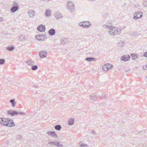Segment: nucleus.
Wrapping results in <instances>:
<instances>
[{
	"label": "nucleus",
	"mask_w": 147,
	"mask_h": 147,
	"mask_svg": "<svg viewBox=\"0 0 147 147\" xmlns=\"http://www.w3.org/2000/svg\"><path fill=\"white\" fill-rule=\"evenodd\" d=\"M107 24H103L102 27L106 29H109V34L112 36L119 34L121 33V29L120 28L112 27L111 22L108 21Z\"/></svg>",
	"instance_id": "nucleus-1"
},
{
	"label": "nucleus",
	"mask_w": 147,
	"mask_h": 147,
	"mask_svg": "<svg viewBox=\"0 0 147 147\" xmlns=\"http://www.w3.org/2000/svg\"><path fill=\"white\" fill-rule=\"evenodd\" d=\"M4 121V123L3 124L4 126L12 127L15 126L13 121L10 119H5Z\"/></svg>",
	"instance_id": "nucleus-2"
},
{
	"label": "nucleus",
	"mask_w": 147,
	"mask_h": 147,
	"mask_svg": "<svg viewBox=\"0 0 147 147\" xmlns=\"http://www.w3.org/2000/svg\"><path fill=\"white\" fill-rule=\"evenodd\" d=\"M66 8L71 13L75 11L74 5L71 1H69L66 4Z\"/></svg>",
	"instance_id": "nucleus-3"
},
{
	"label": "nucleus",
	"mask_w": 147,
	"mask_h": 147,
	"mask_svg": "<svg viewBox=\"0 0 147 147\" xmlns=\"http://www.w3.org/2000/svg\"><path fill=\"white\" fill-rule=\"evenodd\" d=\"M18 114H20L21 115H24L25 114V113L24 112L18 113L15 110H12L11 109L8 111L7 112V114L10 115L11 116L17 115Z\"/></svg>",
	"instance_id": "nucleus-4"
},
{
	"label": "nucleus",
	"mask_w": 147,
	"mask_h": 147,
	"mask_svg": "<svg viewBox=\"0 0 147 147\" xmlns=\"http://www.w3.org/2000/svg\"><path fill=\"white\" fill-rule=\"evenodd\" d=\"M13 3L14 5L10 9L12 13L15 12L19 9V6L18 5V3H16L15 1L13 2Z\"/></svg>",
	"instance_id": "nucleus-5"
},
{
	"label": "nucleus",
	"mask_w": 147,
	"mask_h": 147,
	"mask_svg": "<svg viewBox=\"0 0 147 147\" xmlns=\"http://www.w3.org/2000/svg\"><path fill=\"white\" fill-rule=\"evenodd\" d=\"M102 17L104 18V22L106 24H107V23L108 22L110 21V18L109 15L107 13H106L103 15Z\"/></svg>",
	"instance_id": "nucleus-6"
},
{
	"label": "nucleus",
	"mask_w": 147,
	"mask_h": 147,
	"mask_svg": "<svg viewBox=\"0 0 147 147\" xmlns=\"http://www.w3.org/2000/svg\"><path fill=\"white\" fill-rule=\"evenodd\" d=\"M37 30L40 32H44L45 30V26L42 24H40L37 27Z\"/></svg>",
	"instance_id": "nucleus-7"
},
{
	"label": "nucleus",
	"mask_w": 147,
	"mask_h": 147,
	"mask_svg": "<svg viewBox=\"0 0 147 147\" xmlns=\"http://www.w3.org/2000/svg\"><path fill=\"white\" fill-rule=\"evenodd\" d=\"M142 13L141 12H136L134 14V19H138L142 17Z\"/></svg>",
	"instance_id": "nucleus-8"
},
{
	"label": "nucleus",
	"mask_w": 147,
	"mask_h": 147,
	"mask_svg": "<svg viewBox=\"0 0 147 147\" xmlns=\"http://www.w3.org/2000/svg\"><path fill=\"white\" fill-rule=\"evenodd\" d=\"M45 36V35L39 34L35 36V38L39 41H43L44 40V37Z\"/></svg>",
	"instance_id": "nucleus-9"
},
{
	"label": "nucleus",
	"mask_w": 147,
	"mask_h": 147,
	"mask_svg": "<svg viewBox=\"0 0 147 147\" xmlns=\"http://www.w3.org/2000/svg\"><path fill=\"white\" fill-rule=\"evenodd\" d=\"M39 55L42 58H45L47 55V53L46 51L43 50L39 53Z\"/></svg>",
	"instance_id": "nucleus-10"
},
{
	"label": "nucleus",
	"mask_w": 147,
	"mask_h": 147,
	"mask_svg": "<svg viewBox=\"0 0 147 147\" xmlns=\"http://www.w3.org/2000/svg\"><path fill=\"white\" fill-rule=\"evenodd\" d=\"M130 57L128 55H127L122 56L121 57V60L124 61H128L129 60Z\"/></svg>",
	"instance_id": "nucleus-11"
},
{
	"label": "nucleus",
	"mask_w": 147,
	"mask_h": 147,
	"mask_svg": "<svg viewBox=\"0 0 147 147\" xmlns=\"http://www.w3.org/2000/svg\"><path fill=\"white\" fill-rule=\"evenodd\" d=\"M47 134L53 137H57V134L54 131H48L47 132Z\"/></svg>",
	"instance_id": "nucleus-12"
},
{
	"label": "nucleus",
	"mask_w": 147,
	"mask_h": 147,
	"mask_svg": "<svg viewBox=\"0 0 147 147\" xmlns=\"http://www.w3.org/2000/svg\"><path fill=\"white\" fill-rule=\"evenodd\" d=\"M55 30L54 29L51 28L49 30L48 33L50 35L52 36L55 35Z\"/></svg>",
	"instance_id": "nucleus-13"
},
{
	"label": "nucleus",
	"mask_w": 147,
	"mask_h": 147,
	"mask_svg": "<svg viewBox=\"0 0 147 147\" xmlns=\"http://www.w3.org/2000/svg\"><path fill=\"white\" fill-rule=\"evenodd\" d=\"M55 17L57 20L61 18L62 17V14L61 13L58 12L56 13L55 14Z\"/></svg>",
	"instance_id": "nucleus-14"
},
{
	"label": "nucleus",
	"mask_w": 147,
	"mask_h": 147,
	"mask_svg": "<svg viewBox=\"0 0 147 147\" xmlns=\"http://www.w3.org/2000/svg\"><path fill=\"white\" fill-rule=\"evenodd\" d=\"M86 61L90 62L92 61H96L97 59L94 57H86Z\"/></svg>",
	"instance_id": "nucleus-15"
},
{
	"label": "nucleus",
	"mask_w": 147,
	"mask_h": 147,
	"mask_svg": "<svg viewBox=\"0 0 147 147\" xmlns=\"http://www.w3.org/2000/svg\"><path fill=\"white\" fill-rule=\"evenodd\" d=\"M29 15L31 17H34L35 15L34 11L33 10H31L28 12Z\"/></svg>",
	"instance_id": "nucleus-16"
},
{
	"label": "nucleus",
	"mask_w": 147,
	"mask_h": 147,
	"mask_svg": "<svg viewBox=\"0 0 147 147\" xmlns=\"http://www.w3.org/2000/svg\"><path fill=\"white\" fill-rule=\"evenodd\" d=\"M89 98L91 100H95L97 99L96 94H93L89 96Z\"/></svg>",
	"instance_id": "nucleus-17"
},
{
	"label": "nucleus",
	"mask_w": 147,
	"mask_h": 147,
	"mask_svg": "<svg viewBox=\"0 0 147 147\" xmlns=\"http://www.w3.org/2000/svg\"><path fill=\"white\" fill-rule=\"evenodd\" d=\"M84 26L86 25V26L85 27V28H88L89 26H91V24L89 21H84Z\"/></svg>",
	"instance_id": "nucleus-18"
},
{
	"label": "nucleus",
	"mask_w": 147,
	"mask_h": 147,
	"mask_svg": "<svg viewBox=\"0 0 147 147\" xmlns=\"http://www.w3.org/2000/svg\"><path fill=\"white\" fill-rule=\"evenodd\" d=\"M51 10L50 9H47L45 11V15L47 17H49L51 16Z\"/></svg>",
	"instance_id": "nucleus-19"
},
{
	"label": "nucleus",
	"mask_w": 147,
	"mask_h": 147,
	"mask_svg": "<svg viewBox=\"0 0 147 147\" xmlns=\"http://www.w3.org/2000/svg\"><path fill=\"white\" fill-rule=\"evenodd\" d=\"M26 63L27 65H29L32 66L34 64V62L33 61H32L30 60H29L26 61Z\"/></svg>",
	"instance_id": "nucleus-20"
},
{
	"label": "nucleus",
	"mask_w": 147,
	"mask_h": 147,
	"mask_svg": "<svg viewBox=\"0 0 147 147\" xmlns=\"http://www.w3.org/2000/svg\"><path fill=\"white\" fill-rule=\"evenodd\" d=\"M74 123V120L73 118L70 119L68 121V124L69 125H72Z\"/></svg>",
	"instance_id": "nucleus-21"
},
{
	"label": "nucleus",
	"mask_w": 147,
	"mask_h": 147,
	"mask_svg": "<svg viewBox=\"0 0 147 147\" xmlns=\"http://www.w3.org/2000/svg\"><path fill=\"white\" fill-rule=\"evenodd\" d=\"M58 142L50 141L48 142V144L51 145L57 146Z\"/></svg>",
	"instance_id": "nucleus-22"
},
{
	"label": "nucleus",
	"mask_w": 147,
	"mask_h": 147,
	"mask_svg": "<svg viewBox=\"0 0 147 147\" xmlns=\"http://www.w3.org/2000/svg\"><path fill=\"white\" fill-rule=\"evenodd\" d=\"M9 102L11 104L12 107H13L15 106L16 103L15 101V100L14 99H13L10 100H9Z\"/></svg>",
	"instance_id": "nucleus-23"
},
{
	"label": "nucleus",
	"mask_w": 147,
	"mask_h": 147,
	"mask_svg": "<svg viewBox=\"0 0 147 147\" xmlns=\"http://www.w3.org/2000/svg\"><path fill=\"white\" fill-rule=\"evenodd\" d=\"M55 129L57 131L60 130L61 129V127L60 125H57L55 126Z\"/></svg>",
	"instance_id": "nucleus-24"
},
{
	"label": "nucleus",
	"mask_w": 147,
	"mask_h": 147,
	"mask_svg": "<svg viewBox=\"0 0 147 147\" xmlns=\"http://www.w3.org/2000/svg\"><path fill=\"white\" fill-rule=\"evenodd\" d=\"M15 49L14 47L11 46V47H8L6 48V49L8 51H13Z\"/></svg>",
	"instance_id": "nucleus-25"
},
{
	"label": "nucleus",
	"mask_w": 147,
	"mask_h": 147,
	"mask_svg": "<svg viewBox=\"0 0 147 147\" xmlns=\"http://www.w3.org/2000/svg\"><path fill=\"white\" fill-rule=\"evenodd\" d=\"M132 59L133 60H135L138 58V55L134 54H132L131 55Z\"/></svg>",
	"instance_id": "nucleus-26"
},
{
	"label": "nucleus",
	"mask_w": 147,
	"mask_h": 147,
	"mask_svg": "<svg viewBox=\"0 0 147 147\" xmlns=\"http://www.w3.org/2000/svg\"><path fill=\"white\" fill-rule=\"evenodd\" d=\"M106 65L108 70L111 69L113 68V65L107 63L106 64Z\"/></svg>",
	"instance_id": "nucleus-27"
},
{
	"label": "nucleus",
	"mask_w": 147,
	"mask_h": 147,
	"mask_svg": "<svg viewBox=\"0 0 147 147\" xmlns=\"http://www.w3.org/2000/svg\"><path fill=\"white\" fill-rule=\"evenodd\" d=\"M5 119H3L1 118H0V124L2 126H4L3 124H4L5 122Z\"/></svg>",
	"instance_id": "nucleus-28"
},
{
	"label": "nucleus",
	"mask_w": 147,
	"mask_h": 147,
	"mask_svg": "<svg viewBox=\"0 0 147 147\" xmlns=\"http://www.w3.org/2000/svg\"><path fill=\"white\" fill-rule=\"evenodd\" d=\"M78 25L80 26H81L82 27H83V28H85V27H86L87 26L86 25L84 26L83 22H80V23H79L78 24Z\"/></svg>",
	"instance_id": "nucleus-29"
},
{
	"label": "nucleus",
	"mask_w": 147,
	"mask_h": 147,
	"mask_svg": "<svg viewBox=\"0 0 147 147\" xmlns=\"http://www.w3.org/2000/svg\"><path fill=\"white\" fill-rule=\"evenodd\" d=\"M103 70L105 71H107L108 70L106 64L103 65L102 67Z\"/></svg>",
	"instance_id": "nucleus-30"
},
{
	"label": "nucleus",
	"mask_w": 147,
	"mask_h": 147,
	"mask_svg": "<svg viewBox=\"0 0 147 147\" xmlns=\"http://www.w3.org/2000/svg\"><path fill=\"white\" fill-rule=\"evenodd\" d=\"M38 68V66L36 65H32V66L31 69L32 70L34 71L37 69Z\"/></svg>",
	"instance_id": "nucleus-31"
},
{
	"label": "nucleus",
	"mask_w": 147,
	"mask_h": 147,
	"mask_svg": "<svg viewBox=\"0 0 147 147\" xmlns=\"http://www.w3.org/2000/svg\"><path fill=\"white\" fill-rule=\"evenodd\" d=\"M5 62V60L4 59H0V65H2Z\"/></svg>",
	"instance_id": "nucleus-32"
},
{
	"label": "nucleus",
	"mask_w": 147,
	"mask_h": 147,
	"mask_svg": "<svg viewBox=\"0 0 147 147\" xmlns=\"http://www.w3.org/2000/svg\"><path fill=\"white\" fill-rule=\"evenodd\" d=\"M119 44L120 45L121 47H123L125 44V43L123 40L122 41H120L119 43Z\"/></svg>",
	"instance_id": "nucleus-33"
},
{
	"label": "nucleus",
	"mask_w": 147,
	"mask_h": 147,
	"mask_svg": "<svg viewBox=\"0 0 147 147\" xmlns=\"http://www.w3.org/2000/svg\"><path fill=\"white\" fill-rule=\"evenodd\" d=\"M57 146V147H63V146L62 144L59 143L58 142Z\"/></svg>",
	"instance_id": "nucleus-34"
},
{
	"label": "nucleus",
	"mask_w": 147,
	"mask_h": 147,
	"mask_svg": "<svg viewBox=\"0 0 147 147\" xmlns=\"http://www.w3.org/2000/svg\"><path fill=\"white\" fill-rule=\"evenodd\" d=\"M80 146V147H83V146H86V147H88V146L87 144H81Z\"/></svg>",
	"instance_id": "nucleus-35"
},
{
	"label": "nucleus",
	"mask_w": 147,
	"mask_h": 147,
	"mask_svg": "<svg viewBox=\"0 0 147 147\" xmlns=\"http://www.w3.org/2000/svg\"><path fill=\"white\" fill-rule=\"evenodd\" d=\"M143 69L147 70V65L143 66Z\"/></svg>",
	"instance_id": "nucleus-36"
},
{
	"label": "nucleus",
	"mask_w": 147,
	"mask_h": 147,
	"mask_svg": "<svg viewBox=\"0 0 147 147\" xmlns=\"http://www.w3.org/2000/svg\"><path fill=\"white\" fill-rule=\"evenodd\" d=\"M134 36H137L138 35V33L137 32H134Z\"/></svg>",
	"instance_id": "nucleus-37"
},
{
	"label": "nucleus",
	"mask_w": 147,
	"mask_h": 147,
	"mask_svg": "<svg viewBox=\"0 0 147 147\" xmlns=\"http://www.w3.org/2000/svg\"><path fill=\"white\" fill-rule=\"evenodd\" d=\"M143 56L144 57H147V52H146L144 54Z\"/></svg>",
	"instance_id": "nucleus-38"
},
{
	"label": "nucleus",
	"mask_w": 147,
	"mask_h": 147,
	"mask_svg": "<svg viewBox=\"0 0 147 147\" xmlns=\"http://www.w3.org/2000/svg\"><path fill=\"white\" fill-rule=\"evenodd\" d=\"M91 133L92 134H95V131L94 130H92Z\"/></svg>",
	"instance_id": "nucleus-39"
},
{
	"label": "nucleus",
	"mask_w": 147,
	"mask_h": 147,
	"mask_svg": "<svg viewBox=\"0 0 147 147\" xmlns=\"http://www.w3.org/2000/svg\"><path fill=\"white\" fill-rule=\"evenodd\" d=\"M3 18H2L0 17V21L1 22L2 21H3Z\"/></svg>",
	"instance_id": "nucleus-40"
},
{
	"label": "nucleus",
	"mask_w": 147,
	"mask_h": 147,
	"mask_svg": "<svg viewBox=\"0 0 147 147\" xmlns=\"http://www.w3.org/2000/svg\"><path fill=\"white\" fill-rule=\"evenodd\" d=\"M145 2H144V3H143V5L144 6L146 7L147 6V5H146V4H145Z\"/></svg>",
	"instance_id": "nucleus-41"
},
{
	"label": "nucleus",
	"mask_w": 147,
	"mask_h": 147,
	"mask_svg": "<svg viewBox=\"0 0 147 147\" xmlns=\"http://www.w3.org/2000/svg\"><path fill=\"white\" fill-rule=\"evenodd\" d=\"M33 87L36 88H37L38 86H37L34 85Z\"/></svg>",
	"instance_id": "nucleus-42"
},
{
	"label": "nucleus",
	"mask_w": 147,
	"mask_h": 147,
	"mask_svg": "<svg viewBox=\"0 0 147 147\" xmlns=\"http://www.w3.org/2000/svg\"><path fill=\"white\" fill-rule=\"evenodd\" d=\"M61 43L62 44H64V41H63L62 42H61Z\"/></svg>",
	"instance_id": "nucleus-43"
},
{
	"label": "nucleus",
	"mask_w": 147,
	"mask_h": 147,
	"mask_svg": "<svg viewBox=\"0 0 147 147\" xmlns=\"http://www.w3.org/2000/svg\"><path fill=\"white\" fill-rule=\"evenodd\" d=\"M130 71V69H128V70H127V71H126V72L127 71Z\"/></svg>",
	"instance_id": "nucleus-44"
},
{
	"label": "nucleus",
	"mask_w": 147,
	"mask_h": 147,
	"mask_svg": "<svg viewBox=\"0 0 147 147\" xmlns=\"http://www.w3.org/2000/svg\"><path fill=\"white\" fill-rule=\"evenodd\" d=\"M63 97H62V98H61V99L62 100H63Z\"/></svg>",
	"instance_id": "nucleus-45"
},
{
	"label": "nucleus",
	"mask_w": 147,
	"mask_h": 147,
	"mask_svg": "<svg viewBox=\"0 0 147 147\" xmlns=\"http://www.w3.org/2000/svg\"><path fill=\"white\" fill-rule=\"evenodd\" d=\"M146 78L147 79V76L146 77Z\"/></svg>",
	"instance_id": "nucleus-46"
},
{
	"label": "nucleus",
	"mask_w": 147,
	"mask_h": 147,
	"mask_svg": "<svg viewBox=\"0 0 147 147\" xmlns=\"http://www.w3.org/2000/svg\"><path fill=\"white\" fill-rule=\"evenodd\" d=\"M51 0H48V1H51Z\"/></svg>",
	"instance_id": "nucleus-47"
},
{
	"label": "nucleus",
	"mask_w": 147,
	"mask_h": 147,
	"mask_svg": "<svg viewBox=\"0 0 147 147\" xmlns=\"http://www.w3.org/2000/svg\"><path fill=\"white\" fill-rule=\"evenodd\" d=\"M102 97H104V96H102Z\"/></svg>",
	"instance_id": "nucleus-48"
}]
</instances>
